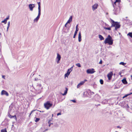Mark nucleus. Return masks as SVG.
<instances>
[{"label":"nucleus","instance_id":"1","mask_svg":"<svg viewBox=\"0 0 132 132\" xmlns=\"http://www.w3.org/2000/svg\"><path fill=\"white\" fill-rule=\"evenodd\" d=\"M110 20L111 23V27H115V30H117L118 29L120 28L121 25L120 24L119 22H115L111 19H110Z\"/></svg>","mask_w":132,"mask_h":132},{"label":"nucleus","instance_id":"2","mask_svg":"<svg viewBox=\"0 0 132 132\" xmlns=\"http://www.w3.org/2000/svg\"><path fill=\"white\" fill-rule=\"evenodd\" d=\"M113 40L110 35H109L105 39L104 43L105 44H108L109 45H111L113 44Z\"/></svg>","mask_w":132,"mask_h":132},{"label":"nucleus","instance_id":"3","mask_svg":"<svg viewBox=\"0 0 132 132\" xmlns=\"http://www.w3.org/2000/svg\"><path fill=\"white\" fill-rule=\"evenodd\" d=\"M53 105L52 103H51L49 101H47L44 104L45 108L47 109H48Z\"/></svg>","mask_w":132,"mask_h":132},{"label":"nucleus","instance_id":"4","mask_svg":"<svg viewBox=\"0 0 132 132\" xmlns=\"http://www.w3.org/2000/svg\"><path fill=\"white\" fill-rule=\"evenodd\" d=\"M42 89L41 85L40 84L38 85L36 88V90L37 93L38 94L40 93L42 91Z\"/></svg>","mask_w":132,"mask_h":132},{"label":"nucleus","instance_id":"5","mask_svg":"<svg viewBox=\"0 0 132 132\" xmlns=\"http://www.w3.org/2000/svg\"><path fill=\"white\" fill-rule=\"evenodd\" d=\"M95 72L94 69H89L86 71L87 73L88 74H93Z\"/></svg>","mask_w":132,"mask_h":132},{"label":"nucleus","instance_id":"6","mask_svg":"<svg viewBox=\"0 0 132 132\" xmlns=\"http://www.w3.org/2000/svg\"><path fill=\"white\" fill-rule=\"evenodd\" d=\"M78 25L77 24L76 27V30L75 32V33L73 36V38H75L76 37V36L77 34L78 31L79 30V28L78 27Z\"/></svg>","mask_w":132,"mask_h":132},{"label":"nucleus","instance_id":"7","mask_svg":"<svg viewBox=\"0 0 132 132\" xmlns=\"http://www.w3.org/2000/svg\"><path fill=\"white\" fill-rule=\"evenodd\" d=\"M41 15V12L38 11V14L37 16L34 20V22H37L40 18Z\"/></svg>","mask_w":132,"mask_h":132},{"label":"nucleus","instance_id":"8","mask_svg":"<svg viewBox=\"0 0 132 132\" xmlns=\"http://www.w3.org/2000/svg\"><path fill=\"white\" fill-rule=\"evenodd\" d=\"M61 58V56L60 54L57 53V56L56 57V59L57 60V64H58L59 63V61L60 60Z\"/></svg>","mask_w":132,"mask_h":132},{"label":"nucleus","instance_id":"9","mask_svg":"<svg viewBox=\"0 0 132 132\" xmlns=\"http://www.w3.org/2000/svg\"><path fill=\"white\" fill-rule=\"evenodd\" d=\"M113 75V73L112 72H110L107 75V77L108 78L109 80H110L112 77V76Z\"/></svg>","mask_w":132,"mask_h":132},{"label":"nucleus","instance_id":"10","mask_svg":"<svg viewBox=\"0 0 132 132\" xmlns=\"http://www.w3.org/2000/svg\"><path fill=\"white\" fill-rule=\"evenodd\" d=\"M1 95H5L7 96H8L9 95V94L6 91L4 90H3L1 93Z\"/></svg>","mask_w":132,"mask_h":132},{"label":"nucleus","instance_id":"11","mask_svg":"<svg viewBox=\"0 0 132 132\" xmlns=\"http://www.w3.org/2000/svg\"><path fill=\"white\" fill-rule=\"evenodd\" d=\"M98 5L97 4H95L93 5L92 7V10L94 11L95 10L97 9L98 7Z\"/></svg>","mask_w":132,"mask_h":132},{"label":"nucleus","instance_id":"12","mask_svg":"<svg viewBox=\"0 0 132 132\" xmlns=\"http://www.w3.org/2000/svg\"><path fill=\"white\" fill-rule=\"evenodd\" d=\"M35 5L34 4H30L29 5V7L31 11H32L33 8L35 7Z\"/></svg>","mask_w":132,"mask_h":132},{"label":"nucleus","instance_id":"13","mask_svg":"<svg viewBox=\"0 0 132 132\" xmlns=\"http://www.w3.org/2000/svg\"><path fill=\"white\" fill-rule=\"evenodd\" d=\"M8 115V116L9 117V118H14L16 120L17 118H16V116L15 115H14V116H11L9 113Z\"/></svg>","mask_w":132,"mask_h":132},{"label":"nucleus","instance_id":"14","mask_svg":"<svg viewBox=\"0 0 132 132\" xmlns=\"http://www.w3.org/2000/svg\"><path fill=\"white\" fill-rule=\"evenodd\" d=\"M85 82V81H82L79 83L77 85V88H79L81 86L83 85Z\"/></svg>","mask_w":132,"mask_h":132},{"label":"nucleus","instance_id":"15","mask_svg":"<svg viewBox=\"0 0 132 132\" xmlns=\"http://www.w3.org/2000/svg\"><path fill=\"white\" fill-rule=\"evenodd\" d=\"M78 41L79 42H80L81 40V32H79L78 36Z\"/></svg>","mask_w":132,"mask_h":132},{"label":"nucleus","instance_id":"16","mask_svg":"<svg viewBox=\"0 0 132 132\" xmlns=\"http://www.w3.org/2000/svg\"><path fill=\"white\" fill-rule=\"evenodd\" d=\"M38 5V11L41 12V6H40V2L37 3Z\"/></svg>","mask_w":132,"mask_h":132},{"label":"nucleus","instance_id":"17","mask_svg":"<svg viewBox=\"0 0 132 132\" xmlns=\"http://www.w3.org/2000/svg\"><path fill=\"white\" fill-rule=\"evenodd\" d=\"M122 82L124 84H126L127 83V82L126 78H124L122 80Z\"/></svg>","mask_w":132,"mask_h":132},{"label":"nucleus","instance_id":"18","mask_svg":"<svg viewBox=\"0 0 132 132\" xmlns=\"http://www.w3.org/2000/svg\"><path fill=\"white\" fill-rule=\"evenodd\" d=\"M71 72V71H69V70H68L67 73L65 75V77H68V76L69 75Z\"/></svg>","mask_w":132,"mask_h":132},{"label":"nucleus","instance_id":"19","mask_svg":"<svg viewBox=\"0 0 132 132\" xmlns=\"http://www.w3.org/2000/svg\"><path fill=\"white\" fill-rule=\"evenodd\" d=\"M72 16H71L69 18V19L67 23H70V22L72 21Z\"/></svg>","mask_w":132,"mask_h":132},{"label":"nucleus","instance_id":"20","mask_svg":"<svg viewBox=\"0 0 132 132\" xmlns=\"http://www.w3.org/2000/svg\"><path fill=\"white\" fill-rule=\"evenodd\" d=\"M68 90V88L67 87H66L65 88V90L64 92V93L63 94H62V95L63 96L65 95L67 93Z\"/></svg>","mask_w":132,"mask_h":132},{"label":"nucleus","instance_id":"21","mask_svg":"<svg viewBox=\"0 0 132 132\" xmlns=\"http://www.w3.org/2000/svg\"><path fill=\"white\" fill-rule=\"evenodd\" d=\"M98 37L100 40H103L104 39L103 37L101 35H98Z\"/></svg>","mask_w":132,"mask_h":132},{"label":"nucleus","instance_id":"22","mask_svg":"<svg viewBox=\"0 0 132 132\" xmlns=\"http://www.w3.org/2000/svg\"><path fill=\"white\" fill-rule=\"evenodd\" d=\"M111 26L109 27H103L104 28V29H105L106 30H111Z\"/></svg>","mask_w":132,"mask_h":132},{"label":"nucleus","instance_id":"23","mask_svg":"<svg viewBox=\"0 0 132 132\" xmlns=\"http://www.w3.org/2000/svg\"><path fill=\"white\" fill-rule=\"evenodd\" d=\"M10 21H9V22H8V26L7 27V30H6L7 31H8L9 28L10 27Z\"/></svg>","mask_w":132,"mask_h":132},{"label":"nucleus","instance_id":"24","mask_svg":"<svg viewBox=\"0 0 132 132\" xmlns=\"http://www.w3.org/2000/svg\"><path fill=\"white\" fill-rule=\"evenodd\" d=\"M1 132H7L6 129V128H5L4 129H3L1 130Z\"/></svg>","mask_w":132,"mask_h":132},{"label":"nucleus","instance_id":"25","mask_svg":"<svg viewBox=\"0 0 132 132\" xmlns=\"http://www.w3.org/2000/svg\"><path fill=\"white\" fill-rule=\"evenodd\" d=\"M127 35L129 36L132 38V32H129L127 34Z\"/></svg>","mask_w":132,"mask_h":132},{"label":"nucleus","instance_id":"26","mask_svg":"<svg viewBox=\"0 0 132 132\" xmlns=\"http://www.w3.org/2000/svg\"><path fill=\"white\" fill-rule=\"evenodd\" d=\"M100 82L101 85H102L103 84V81L102 79H100Z\"/></svg>","mask_w":132,"mask_h":132},{"label":"nucleus","instance_id":"27","mask_svg":"<svg viewBox=\"0 0 132 132\" xmlns=\"http://www.w3.org/2000/svg\"><path fill=\"white\" fill-rule=\"evenodd\" d=\"M74 67V65H73L72 67H71L70 69H69L68 70H69V71H71V72L72 70L73 67Z\"/></svg>","mask_w":132,"mask_h":132},{"label":"nucleus","instance_id":"28","mask_svg":"<svg viewBox=\"0 0 132 132\" xmlns=\"http://www.w3.org/2000/svg\"><path fill=\"white\" fill-rule=\"evenodd\" d=\"M40 120V119L39 118H36V119L35 120V122H37L38 121Z\"/></svg>","mask_w":132,"mask_h":132},{"label":"nucleus","instance_id":"29","mask_svg":"<svg viewBox=\"0 0 132 132\" xmlns=\"http://www.w3.org/2000/svg\"><path fill=\"white\" fill-rule=\"evenodd\" d=\"M7 21L5 19L4 20H3L2 21V23H3L4 24H5L7 23Z\"/></svg>","mask_w":132,"mask_h":132},{"label":"nucleus","instance_id":"30","mask_svg":"<svg viewBox=\"0 0 132 132\" xmlns=\"http://www.w3.org/2000/svg\"><path fill=\"white\" fill-rule=\"evenodd\" d=\"M76 65L78 67H81V65L79 63H77L76 64Z\"/></svg>","mask_w":132,"mask_h":132},{"label":"nucleus","instance_id":"31","mask_svg":"<svg viewBox=\"0 0 132 132\" xmlns=\"http://www.w3.org/2000/svg\"><path fill=\"white\" fill-rule=\"evenodd\" d=\"M119 64H121L123 65H124L125 64V63L123 62H121Z\"/></svg>","mask_w":132,"mask_h":132},{"label":"nucleus","instance_id":"32","mask_svg":"<svg viewBox=\"0 0 132 132\" xmlns=\"http://www.w3.org/2000/svg\"><path fill=\"white\" fill-rule=\"evenodd\" d=\"M52 120H53V118L52 117V118H51L49 119L48 122H50Z\"/></svg>","mask_w":132,"mask_h":132},{"label":"nucleus","instance_id":"33","mask_svg":"<svg viewBox=\"0 0 132 132\" xmlns=\"http://www.w3.org/2000/svg\"><path fill=\"white\" fill-rule=\"evenodd\" d=\"M70 101H72L74 103H75L76 102L75 100H71Z\"/></svg>","mask_w":132,"mask_h":132},{"label":"nucleus","instance_id":"34","mask_svg":"<svg viewBox=\"0 0 132 132\" xmlns=\"http://www.w3.org/2000/svg\"><path fill=\"white\" fill-rule=\"evenodd\" d=\"M130 95L129 94H126V95L124 96H123V98H124L125 97H127V96H128L129 95Z\"/></svg>","mask_w":132,"mask_h":132},{"label":"nucleus","instance_id":"35","mask_svg":"<svg viewBox=\"0 0 132 132\" xmlns=\"http://www.w3.org/2000/svg\"><path fill=\"white\" fill-rule=\"evenodd\" d=\"M116 2L115 1L113 4L112 5H113V7L114 8V5H116Z\"/></svg>","mask_w":132,"mask_h":132},{"label":"nucleus","instance_id":"36","mask_svg":"<svg viewBox=\"0 0 132 132\" xmlns=\"http://www.w3.org/2000/svg\"><path fill=\"white\" fill-rule=\"evenodd\" d=\"M48 123L49 124V127H50L51 126V124H53V123H51V122H48Z\"/></svg>","mask_w":132,"mask_h":132},{"label":"nucleus","instance_id":"37","mask_svg":"<svg viewBox=\"0 0 132 132\" xmlns=\"http://www.w3.org/2000/svg\"><path fill=\"white\" fill-rule=\"evenodd\" d=\"M116 2L119 3L121 2V0H116L115 1Z\"/></svg>","mask_w":132,"mask_h":132},{"label":"nucleus","instance_id":"38","mask_svg":"<svg viewBox=\"0 0 132 132\" xmlns=\"http://www.w3.org/2000/svg\"><path fill=\"white\" fill-rule=\"evenodd\" d=\"M9 16H8L5 19L7 21V20L9 19Z\"/></svg>","mask_w":132,"mask_h":132},{"label":"nucleus","instance_id":"39","mask_svg":"<svg viewBox=\"0 0 132 132\" xmlns=\"http://www.w3.org/2000/svg\"><path fill=\"white\" fill-rule=\"evenodd\" d=\"M102 60H101L99 62V64H102Z\"/></svg>","mask_w":132,"mask_h":132},{"label":"nucleus","instance_id":"40","mask_svg":"<svg viewBox=\"0 0 132 132\" xmlns=\"http://www.w3.org/2000/svg\"><path fill=\"white\" fill-rule=\"evenodd\" d=\"M61 113L60 112L59 113H57V116H59V115H61Z\"/></svg>","mask_w":132,"mask_h":132},{"label":"nucleus","instance_id":"41","mask_svg":"<svg viewBox=\"0 0 132 132\" xmlns=\"http://www.w3.org/2000/svg\"><path fill=\"white\" fill-rule=\"evenodd\" d=\"M5 76H4V75L2 76V78L4 79H5Z\"/></svg>","mask_w":132,"mask_h":132},{"label":"nucleus","instance_id":"42","mask_svg":"<svg viewBox=\"0 0 132 132\" xmlns=\"http://www.w3.org/2000/svg\"><path fill=\"white\" fill-rule=\"evenodd\" d=\"M38 79L37 78H35V81H37L38 80Z\"/></svg>","mask_w":132,"mask_h":132},{"label":"nucleus","instance_id":"43","mask_svg":"<svg viewBox=\"0 0 132 132\" xmlns=\"http://www.w3.org/2000/svg\"><path fill=\"white\" fill-rule=\"evenodd\" d=\"M68 24V23H66L65 24V27H66V28H67V24Z\"/></svg>","mask_w":132,"mask_h":132},{"label":"nucleus","instance_id":"44","mask_svg":"<svg viewBox=\"0 0 132 132\" xmlns=\"http://www.w3.org/2000/svg\"><path fill=\"white\" fill-rule=\"evenodd\" d=\"M48 130V129H46L44 131V132L45 131H47V130Z\"/></svg>","mask_w":132,"mask_h":132},{"label":"nucleus","instance_id":"45","mask_svg":"<svg viewBox=\"0 0 132 132\" xmlns=\"http://www.w3.org/2000/svg\"><path fill=\"white\" fill-rule=\"evenodd\" d=\"M35 110H33L32 111H31V113H32V112H33L34 111H35Z\"/></svg>","mask_w":132,"mask_h":132},{"label":"nucleus","instance_id":"46","mask_svg":"<svg viewBox=\"0 0 132 132\" xmlns=\"http://www.w3.org/2000/svg\"><path fill=\"white\" fill-rule=\"evenodd\" d=\"M105 25L106 26H109L108 24H106V23H105Z\"/></svg>","mask_w":132,"mask_h":132},{"label":"nucleus","instance_id":"47","mask_svg":"<svg viewBox=\"0 0 132 132\" xmlns=\"http://www.w3.org/2000/svg\"><path fill=\"white\" fill-rule=\"evenodd\" d=\"M117 128H120V127L119 126H117Z\"/></svg>","mask_w":132,"mask_h":132},{"label":"nucleus","instance_id":"48","mask_svg":"<svg viewBox=\"0 0 132 132\" xmlns=\"http://www.w3.org/2000/svg\"><path fill=\"white\" fill-rule=\"evenodd\" d=\"M132 94V92L130 94H129L130 95H131V94Z\"/></svg>","mask_w":132,"mask_h":132},{"label":"nucleus","instance_id":"49","mask_svg":"<svg viewBox=\"0 0 132 132\" xmlns=\"http://www.w3.org/2000/svg\"><path fill=\"white\" fill-rule=\"evenodd\" d=\"M131 80H132V75H131Z\"/></svg>","mask_w":132,"mask_h":132},{"label":"nucleus","instance_id":"50","mask_svg":"<svg viewBox=\"0 0 132 132\" xmlns=\"http://www.w3.org/2000/svg\"><path fill=\"white\" fill-rule=\"evenodd\" d=\"M52 117H53V114H52Z\"/></svg>","mask_w":132,"mask_h":132},{"label":"nucleus","instance_id":"51","mask_svg":"<svg viewBox=\"0 0 132 132\" xmlns=\"http://www.w3.org/2000/svg\"><path fill=\"white\" fill-rule=\"evenodd\" d=\"M87 81V80H85L84 81H85H85Z\"/></svg>","mask_w":132,"mask_h":132},{"label":"nucleus","instance_id":"52","mask_svg":"<svg viewBox=\"0 0 132 132\" xmlns=\"http://www.w3.org/2000/svg\"><path fill=\"white\" fill-rule=\"evenodd\" d=\"M100 105V104H98V105Z\"/></svg>","mask_w":132,"mask_h":132},{"label":"nucleus","instance_id":"53","mask_svg":"<svg viewBox=\"0 0 132 132\" xmlns=\"http://www.w3.org/2000/svg\"><path fill=\"white\" fill-rule=\"evenodd\" d=\"M31 114H30L29 116V117H30V116Z\"/></svg>","mask_w":132,"mask_h":132},{"label":"nucleus","instance_id":"54","mask_svg":"<svg viewBox=\"0 0 132 132\" xmlns=\"http://www.w3.org/2000/svg\"><path fill=\"white\" fill-rule=\"evenodd\" d=\"M38 76H40V75H38Z\"/></svg>","mask_w":132,"mask_h":132},{"label":"nucleus","instance_id":"55","mask_svg":"<svg viewBox=\"0 0 132 132\" xmlns=\"http://www.w3.org/2000/svg\"><path fill=\"white\" fill-rule=\"evenodd\" d=\"M32 113H31L30 114H31Z\"/></svg>","mask_w":132,"mask_h":132},{"label":"nucleus","instance_id":"56","mask_svg":"<svg viewBox=\"0 0 132 132\" xmlns=\"http://www.w3.org/2000/svg\"><path fill=\"white\" fill-rule=\"evenodd\" d=\"M126 18H127V17H126Z\"/></svg>","mask_w":132,"mask_h":132},{"label":"nucleus","instance_id":"57","mask_svg":"<svg viewBox=\"0 0 132 132\" xmlns=\"http://www.w3.org/2000/svg\"><path fill=\"white\" fill-rule=\"evenodd\" d=\"M0 35H1V33H0Z\"/></svg>","mask_w":132,"mask_h":132}]
</instances>
